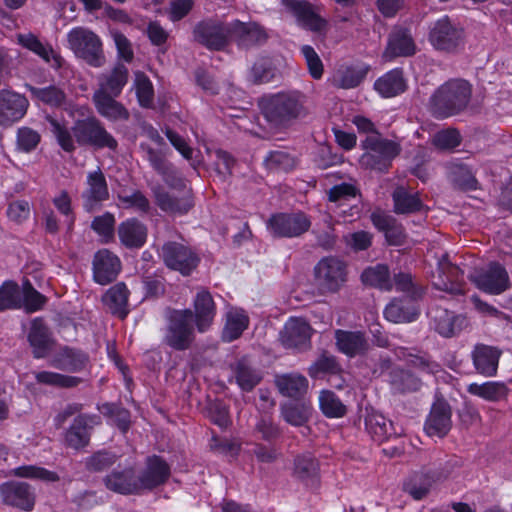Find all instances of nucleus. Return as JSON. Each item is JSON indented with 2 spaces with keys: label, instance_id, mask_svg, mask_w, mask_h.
Returning a JSON list of instances; mask_svg holds the SVG:
<instances>
[{
  "label": "nucleus",
  "instance_id": "7ed1b4c3",
  "mask_svg": "<svg viewBox=\"0 0 512 512\" xmlns=\"http://www.w3.org/2000/svg\"><path fill=\"white\" fill-rule=\"evenodd\" d=\"M193 311L170 309L166 316L164 343L176 351L187 350L195 339Z\"/></svg>",
  "mask_w": 512,
  "mask_h": 512
},
{
  "label": "nucleus",
  "instance_id": "f257e3e1",
  "mask_svg": "<svg viewBox=\"0 0 512 512\" xmlns=\"http://www.w3.org/2000/svg\"><path fill=\"white\" fill-rule=\"evenodd\" d=\"M305 96L298 90H286L263 95L258 106L263 118L274 129L293 125L304 110Z\"/></svg>",
  "mask_w": 512,
  "mask_h": 512
},
{
  "label": "nucleus",
  "instance_id": "c03bdc74",
  "mask_svg": "<svg viewBox=\"0 0 512 512\" xmlns=\"http://www.w3.org/2000/svg\"><path fill=\"white\" fill-rule=\"evenodd\" d=\"M280 76L279 69L270 57L258 58L250 70L252 82L257 85L273 82L279 79Z\"/></svg>",
  "mask_w": 512,
  "mask_h": 512
},
{
  "label": "nucleus",
  "instance_id": "8fccbe9b",
  "mask_svg": "<svg viewBox=\"0 0 512 512\" xmlns=\"http://www.w3.org/2000/svg\"><path fill=\"white\" fill-rule=\"evenodd\" d=\"M248 326L249 317L244 312L230 313L222 330V341L230 343L237 340Z\"/></svg>",
  "mask_w": 512,
  "mask_h": 512
},
{
  "label": "nucleus",
  "instance_id": "c9c22d12",
  "mask_svg": "<svg viewBox=\"0 0 512 512\" xmlns=\"http://www.w3.org/2000/svg\"><path fill=\"white\" fill-rule=\"evenodd\" d=\"M374 89L383 98H392L404 93L407 82L402 68H394L374 82Z\"/></svg>",
  "mask_w": 512,
  "mask_h": 512
},
{
  "label": "nucleus",
  "instance_id": "473e14b6",
  "mask_svg": "<svg viewBox=\"0 0 512 512\" xmlns=\"http://www.w3.org/2000/svg\"><path fill=\"white\" fill-rule=\"evenodd\" d=\"M117 233L121 244L129 249H139L147 241V227L134 217L122 221Z\"/></svg>",
  "mask_w": 512,
  "mask_h": 512
},
{
  "label": "nucleus",
  "instance_id": "b1692460",
  "mask_svg": "<svg viewBox=\"0 0 512 512\" xmlns=\"http://www.w3.org/2000/svg\"><path fill=\"white\" fill-rule=\"evenodd\" d=\"M502 351L495 346L477 343L471 351V359L476 372L484 377L497 374Z\"/></svg>",
  "mask_w": 512,
  "mask_h": 512
},
{
  "label": "nucleus",
  "instance_id": "a18cd8bd",
  "mask_svg": "<svg viewBox=\"0 0 512 512\" xmlns=\"http://www.w3.org/2000/svg\"><path fill=\"white\" fill-rule=\"evenodd\" d=\"M366 430L376 440H384L403 433L401 426L395 425L391 418H364Z\"/></svg>",
  "mask_w": 512,
  "mask_h": 512
},
{
  "label": "nucleus",
  "instance_id": "c756f323",
  "mask_svg": "<svg viewBox=\"0 0 512 512\" xmlns=\"http://www.w3.org/2000/svg\"><path fill=\"white\" fill-rule=\"evenodd\" d=\"M194 322L199 333H204L211 327L216 316V304L208 290L197 292L194 302Z\"/></svg>",
  "mask_w": 512,
  "mask_h": 512
},
{
  "label": "nucleus",
  "instance_id": "13d9d810",
  "mask_svg": "<svg viewBox=\"0 0 512 512\" xmlns=\"http://www.w3.org/2000/svg\"><path fill=\"white\" fill-rule=\"evenodd\" d=\"M401 357L406 360L409 366L427 374H437L441 370V366L432 360L427 353L414 354L409 352L407 348H402Z\"/></svg>",
  "mask_w": 512,
  "mask_h": 512
},
{
  "label": "nucleus",
  "instance_id": "de8ad7c7",
  "mask_svg": "<svg viewBox=\"0 0 512 512\" xmlns=\"http://www.w3.org/2000/svg\"><path fill=\"white\" fill-rule=\"evenodd\" d=\"M34 378L38 384L65 389L77 387L83 382V379L80 377L52 371L36 372L34 373Z\"/></svg>",
  "mask_w": 512,
  "mask_h": 512
},
{
  "label": "nucleus",
  "instance_id": "1a4fd4ad",
  "mask_svg": "<svg viewBox=\"0 0 512 512\" xmlns=\"http://www.w3.org/2000/svg\"><path fill=\"white\" fill-rule=\"evenodd\" d=\"M160 257L168 269L184 277L190 276L200 263V257L193 248L177 241L165 242Z\"/></svg>",
  "mask_w": 512,
  "mask_h": 512
},
{
  "label": "nucleus",
  "instance_id": "bb28decb",
  "mask_svg": "<svg viewBox=\"0 0 512 512\" xmlns=\"http://www.w3.org/2000/svg\"><path fill=\"white\" fill-rule=\"evenodd\" d=\"M27 340L35 359L47 357L55 344L51 330L41 318L32 321Z\"/></svg>",
  "mask_w": 512,
  "mask_h": 512
},
{
  "label": "nucleus",
  "instance_id": "dca6fc26",
  "mask_svg": "<svg viewBox=\"0 0 512 512\" xmlns=\"http://www.w3.org/2000/svg\"><path fill=\"white\" fill-rule=\"evenodd\" d=\"M432 327L440 336L452 338L459 335L468 325V318L446 308L437 306L430 311Z\"/></svg>",
  "mask_w": 512,
  "mask_h": 512
},
{
  "label": "nucleus",
  "instance_id": "e433bc0d",
  "mask_svg": "<svg viewBox=\"0 0 512 512\" xmlns=\"http://www.w3.org/2000/svg\"><path fill=\"white\" fill-rule=\"evenodd\" d=\"M292 475L305 485L314 486L319 478V463L310 453L297 455L293 461Z\"/></svg>",
  "mask_w": 512,
  "mask_h": 512
},
{
  "label": "nucleus",
  "instance_id": "72a5a7b5",
  "mask_svg": "<svg viewBox=\"0 0 512 512\" xmlns=\"http://www.w3.org/2000/svg\"><path fill=\"white\" fill-rule=\"evenodd\" d=\"M416 300L411 298H395L384 309V317L392 323H410L420 315Z\"/></svg>",
  "mask_w": 512,
  "mask_h": 512
},
{
  "label": "nucleus",
  "instance_id": "f03ea898",
  "mask_svg": "<svg viewBox=\"0 0 512 512\" xmlns=\"http://www.w3.org/2000/svg\"><path fill=\"white\" fill-rule=\"evenodd\" d=\"M472 96L471 84L463 79L445 82L432 94L430 110L437 119H445L462 112Z\"/></svg>",
  "mask_w": 512,
  "mask_h": 512
},
{
  "label": "nucleus",
  "instance_id": "412c9836",
  "mask_svg": "<svg viewBox=\"0 0 512 512\" xmlns=\"http://www.w3.org/2000/svg\"><path fill=\"white\" fill-rule=\"evenodd\" d=\"M90 357L80 348L65 345L51 358L49 365L68 373H80L87 370Z\"/></svg>",
  "mask_w": 512,
  "mask_h": 512
},
{
  "label": "nucleus",
  "instance_id": "4d7b16f0",
  "mask_svg": "<svg viewBox=\"0 0 512 512\" xmlns=\"http://www.w3.org/2000/svg\"><path fill=\"white\" fill-rule=\"evenodd\" d=\"M118 458L114 452L102 449L85 458L84 467L89 472H103L113 466Z\"/></svg>",
  "mask_w": 512,
  "mask_h": 512
},
{
  "label": "nucleus",
  "instance_id": "9d476101",
  "mask_svg": "<svg viewBox=\"0 0 512 512\" xmlns=\"http://www.w3.org/2000/svg\"><path fill=\"white\" fill-rule=\"evenodd\" d=\"M192 34L194 41L206 49L222 51L230 44V22L204 19L196 23Z\"/></svg>",
  "mask_w": 512,
  "mask_h": 512
},
{
  "label": "nucleus",
  "instance_id": "a211bd4d",
  "mask_svg": "<svg viewBox=\"0 0 512 512\" xmlns=\"http://www.w3.org/2000/svg\"><path fill=\"white\" fill-rule=\"evenodd\" d=\"M463 37V31L455 27L448 16L437 20L429 33V41L437 50L451 52L457 49Z\"/></svg>",
  "mask_w": 512,
  "mask_h": 512
},
{
  "label": "nucleus",
  "instance_id": "680f3d73",
  "mask_svg": "<svg viewBox=\"0 0 512 512\" xmlns=\"http://www.w3.org/2000/svg\"><path fill=\"white\" fill-rule=\"evenodd\" d=\"M22 308L28 313H34L43 308L47 298L37 291L29 280H25L22 285Z\"/></svg>",
  "mask_w": 512,
  "mask_h": 512
},
{
  "label": "nucleus",
  "instance_id": "58836bf2",
  "mask_svg": "<svg viewBox=\"0 0 512 512\" xmlns=\"http://www.w3.org/2000/svg\"><path fill=\"white\" fill-rule=\"evenodd\" d=\"M394 212L398 215H408L420 212L423 207V201L419 194L411 193L404 186H397L392 193Z\"/></svg>",
  "mask_w": 512,
  "mask_h": 512
},
{
  "label": "nucleus",
  "instance_id": "6ab92c4d",
  "mask_svg": "<svg viewBox=\"0 0 512 512\" xmlns=\"http://www.w3.org/2000/svg\"><path fill=\"white\" fill-rule=\"evenodd\" d=\"M28 99L17 92L0 90V126L8 127L20 121L27 113Z\"/></svg>",
  "mask_w": 512,
  "mask_h": 512
},
{
  "label": "nucleus",
  "instance_id": "ddd939ff",
  "mask_svg": "<svg viewBox=\"0 0 512 512\" xmlns=\"http://www.w3.org/2000/svg\"><path fill=\"white\" fill-rule=\"evenodd\" d=\"M283 6L292 14L299 27L319 33L326 29L328 22L307 0H282Z\"/></svg>",
  "mask_w": 512,
  "mask_h": 512
},
{
  "label": "nucleus",
  "instance_id": "4be33fe9",
  "mask_svg": "<svg viewBox=\"0 0 512 512\" xmlns=\"http://www.w3.org/2000/svg\"><path fill=\"white\" fill-rule=\"evenodd\" d=\"M121 271L119 257L108 249L98 250L93 257V280L100 285H107L116 280Z\"/></svg>",
  "mask_w": 512,
  "mask_h": 512
},
{
  "label": "nucleus",
  "instance_id": "393cba45",
  "mask_svg": "<svg viewBox=\"0 0 512 512\" xmlns=\"http://www.w3.org/2000/svg\"><path fill=\"white\" fill-rule=\"evenodd\" d=\"M335 345L341 354L355 358L365 355L369 350V343L362 331L337 329L334 332Z\"/></svg>",
  "mask_w": 512,
  "mask_h": 512
},
{
  "label": "nucleus",
  "instance_id": "4c0bfd02",
  "mask_svg": "<svg viewBox=\"0 0 512 512\" xmlns=\"http://www.w3.org/2000/svg\"><path fill=\"white\" fill-rule=\"evenodd\" d=\"M435 287L441 291L454 296H464L466 293V282L463 278V272L457 266L449 264L439 274Z\"/></svg>",
  "mask_w": 512,
  "mask_h": 512
},
{
  "label": "nucleus",
  "instance_id": "f3484780",
  "mask_svg": "<svg viewBox=\"0 0 512 512\" xmlns=\"http://www.w3.org/2000/svg\"><path fill=\"white\" fill-rule=\"evenodd\" d=\"M156 205L170 215H186L194 206V195L191 189L184 190L179 196L171 194L162 186L153 189Z\"/></svg>",
  "mask_w": 512,
  "mask_h": 512
},
{
  "label": "nucleus",
  "instance_id": "5fc2aeb1",
  "mask_svg": "<svg viewBox=\"0 0 512 512\" xmlns=\"http://www.w3.org/2000/svg\"><path fill=\"white\" fill-rule=\"evenodd\" d=\"M468 391L475 396L489 401H498L505 398L508 394V388L504 383L500 382L471 383Z\"/></svg>",
  "mask_w": 512,
  "mask_h": 512
},
{
  "label": "nucleus",
  "instance_id": "2f4dec72",
  "mask_svg": "<svg viewBox=\"0 0 512 512\" xmlns=\"http://www.w3.org/2000/svg\"><path fill=\"white\" fill-rule=\"evenodd\" d=\"M116 97L107 91L97 90L93 95L95 108L99 115L109 121H127L130 113L121 102L115 100Z\"/></svg>",
  "mask_w": 512,
  "mask_h": 512
},
{
  "label": "nucleus",
  "instance_id": "f8f14e48",
  "mask_svg": "<svg viewBox=\"0 0 512 512\" xmlns=\"http://www.w3.org/2000/svg\"><path fill=\"white\" fill-rule=\"evenodd\" d=\"M230 42L233 41L239 49L249 50L264 45L269 35L266 28L258 22H243L235 19L230 22Z\"/></svg>",
  "mask_w": 512,
  "mask_h": 512
},
{
  "label": "nucleus",
  "instance_id": "20e7f679",
  "mask_svg": "<svg viewBox=\"0 0 512 512\" xmlns=\"http://www.w3.org/2000/svg\"><path fill=\"white\" fill-rule=\"evenodd\" d=\"M361 146L365 150L359 160L361 166L380 173L388 172L392 161L401 152L399 143L375 136H367Z\"/></svg>",
  "mask_w": 512,
  "mask_h": 512
},
{
  "label": "nucleus",
  "instance_id": "7c9ffc66",
  "mask_svg": "<svg viewBox=\"0 0 512 512\" xmlns=\"http://www.w3.org/2000/svg\"><path fill=\"white\" fill-rule=\"evenodd\" d=\"M129 296L127 285L124 282H117L102 295L101 301L113 316L124 320L130 312Z\"/></svg>",
  "mask_w": 512,
  "mask_h": 512
},
{
  "label": "nucleus",
  "instance_id": "338daca9",
  "mask_svg": "<svg viewBox=\"0 0 512 512\" xmlns=\"http://www.w3.org/2000/svg\"><path fill=\"white\" fill-rule=\"evenodd\" d=\"M118 200L125 209H134L147 214L151 209L150 201L141 190H134L130 195L118 194Z\"/></svg>",
  "mask_w": 512,
  "mask_h": 512
},
{
  "label": "nucleus",
  "instance_id": "e2e57ef3",
  "mask_svg": "<svg viewBox=\"0 0 512 512\" xmlns=\"http://www.w3.org/2000/svg\"><path fill=\"white\" fill-rule=\"evenodd\" d=\"M319 406L324 416H344L346 406L339 397L330 390H323L319 396Z\"/></svg>",
  "mask_w": 512,
  "mask_h": 512
},
{
  "label": "nucleus",
  "instance_id": "603ef678",
  "mask_svg": "<svg viewBox=\"0 0 512 512\" xmlns=\"http://www.w3.org/2000/svg\"><path fill=\"white\" fill-rule=\"evenodd\" d=\"M86 418H75L65 434L66 445L79 450L89 444L90 434Z\"/></svg>",
  "mask_w": 512,
  "mask_h": 512
},
{
  "label": "nucleus",
  "instance_id": "cd10ccee",
  "mask_svg": "<svg viewBox=\"0 0 512 512\" xmlns=\"http://www.w3.org/2000/svg\"><path fill=\"white\" fill-rule=\"evenodd\" d=\"M416 53V44L408 28L396 27L388 36L384 56L389 59L410 57Z\"/></svg>",
  "mask_w": 512,
  "mask_h": 512
},
{
  "label": "nucleus",
  "instance_id": "a878e982",
  "mask_svg": "<svg viewBox=\"0 0 512 512\" xmlns=\"http://www.w3.org/2000/svg\"><path fill=\"white\" fill-rule=\"evenodd\" d=\"M17 42L56 70L61 69L65 64L64 58L59 53L55 52L51 45L44 44L31 32L17 34Z\"/></svg>",
  "mask_w": 512,
  "mask_h": 512
},
{
  "label": "nucleus",
  "instance_id": "423d86ee",
  "mask_svg": "<svg viewBox=\"0 0 512 512\" xmlns=\"http://www.w3.org/2000/svg\"><path fill=\"white\" fill-rule=\"evenodd\" d=\"M67 40L78 58L83 59L91 67L103 66V44L96 33L84 27H74L68 32Z\"/></svg>",
  "mask_w": 512,
  "mask_h": 512
},
{
  "label": "nucleus",
  "instance_id": "aec40b11",
  "mask_svg": "<svg viewBox=\"0 0 512 512\" xmlns=\"http://www.w3.org/2000/svg\"><path fill=\"white\" fill-rule=\"evenodd\" d=\"M170 476V467L160 456L147 457L145 469L137 475L139 492L153 490L163 485Z\"/></svg>",
  "mask_w": 512,
  "mask_h": 512
},
{
  "label": "nucleus",
  "instance_id": "09e8293b",
  "mask_svg": "<svg viewBox=\"0 0 512 512\" xmlns=\"http://www.w3.org/2000/svg\"><path fill=\"white\" fill-rule=\"evenodd\" d=\"M22 294L18 283L6 280L0 285V312L22 308Z\"/></svg>",
  "mask_w": 512,
  "mask_h": 512
},
{
  "label": "nucleus",
  "instance_id": "39448f33",
  "mask_svg": "<svg viewBox=\"0 0 512 512\" xmlns=\"http://www.w3.org/2000/svg\"><path fill=\"white\" fill-rule=\"evenodd\" d=\"M348 263L338 256H324L313 268L314 281L323 294H336L348 282Z\"/></svg>",
  "mask_w": 512,
  "mask_h": 512
},
{
  "label": "nucleus",
  "instance_id": "79ce46f5",
  "mask_svg": "<svg viewBox=\"0 0 512 512\" xmlns=\"http://www.w3.org/2000/svg\"><path fill=\"white\" fill-rule=\"evenodd\" d=\"M360 279L364 285L383 291H390L393 288L390 270L386 264L379 263L365 268L361 273Z\"/></svg>",
  "mask_w": 512,
  "mask_h": 512
},
{
  "label": "nucleus",
  "instance_id": "f704fd0d",
  "mask_svg": "<svg viewBox=\"0 0 512 512\" xmlns=\"http://www.w3.org/2000/svg\"><path fill=\"white\" fill-rule=\"evenodd\" d=\"M236 384L244 392H251L262 380L260 370L255 368L247 356L239 358L231 365Z\"/></svg>",
  "mask_w": 512,
  "mask_h": 512
},
{
  "label": "nucleus",
  "instance_id": "864d4df0",
  "mask_svg": "<svg viewBox=\"0 0 512 512\" xmlns=\"http://www.w3.org/2000/svg\"><path fill=\"white\" fill-rule=\"evenodd\" d=\"M369 69V65L366 64L346 66L338 73V87L343 89L358 87L365 80Z\"/></svg>",
  "mask_w": 512,
  "mask_h": 512
},
{
  "label": "nucleus",
  "instance_id": "9b49d317",
  "mask_svg": "<svg viewBox=\"0 0 512 512\" xmlns=\"http://www.w3.org/2000/svg\"><path fill=\"white\" fill-rule=\"evenodd\" d=\"M475 286L489 295H500L511 288V280L505 266L491 261L485 269L478 271L472 279Z\"/></svg>",
  "mask_w": 512,
  "mask_h": 512
},
{
  "label": "nucleus",
  "instance_id": "0eeeda50",
  "mask_svg": "<svg viewBox=\"0 0 512 512\" xmlns=\"http://www.w3.org/2000/svg\"><path fill=\"white\" fill-rule=\"evenodd\" d=\"M72 133L80 146H91L96 149L108 148L113 151L118 147L117 140L94 115L77 119L72 126Z\"/></svg>",
  "mask_w": 512,
  "mask_h": 512
},
{
  "label": "nucleus",
  "instance_id": "bf43d9fd",
  "mask_svg": "<svg viewBox=\"0 0 512 512\" xmlns=\"http://www.w3.org/2000/svg\"><path fill=\"white\" fill-rule=\"evenodd\" d=\"M392 283L397 291L405 293L412 300H419L425 294V288L416 283L410 273L394 274Z\"/></svg>",
  "mask_w": 512,
  "mask_h": 512
},
{
  "label": "nucleus",
  "instance_id": "4468645a",
  "mask_svg": "<svg viewBox=\"0 0 512 512\" xmlns=\"http://www.w3.org/2000/svg\"><path fill=\"white\" fill-rule=\"evenodd\" d=\"M109 197L108 183L102 170L98 167L89 172L86 178V188L81 194L84 211L91 213L99 209Z\"/></svg>",
  "mask_w": 512,
  "mask_h": 512
},
{
  "label": "nucleus",
  "instance_id": "6e6552de",
  "mask_svg": "<svg viewBox=\"0 0 512 512\" xmlns=\"http://www.w3.org/2000/svg\"><path fill=\"white\" fill-rule=\"evenodd\" d=\"M310 216L303 211L276 212L270 215L266 228L274 239L297 238L309 231Z\"/></svg>",
  "mask_w": 512,
  "mask_h": 512
},
{
  "label": "nucleus",
  "instance_id": "a19ab883",
  "mask_svg": "<svg viewBox=\"0 0 512 512\" xmlns=\"http://www.w3.org/2000/svg\"><path fill=\"white\" fill-rule=\"evenodd\" d=\"M128 78V68L122 63H117L109 74L100 77L98 90L107 91L112 96H119L127 84Z\"/></svg>",
  "mask_w": 512,
  "mask_h": 512
},
{
  "label": "nucleus",
  "instance_id": "774afa93",
  "mask_svg": "<svg viewBox=\"0 0 512 512\" xmlns=\"http://www.w3.org/2000/svg\"><path fill=\"white\" fill-rule=\"evenodd\" d=\"M48 122L51 125V130L56 137L58 145L65 152L71 153L76 147L72 138L71 132L65 125L61 124L57 119L48 117Z\"/></svg>",
  "mask_w": 512,
  "mask_h": 512
},
{
  "label": "nucleus",
  "instance_id": "5701e85b",
  "mask_svg": "<svg viewBox=\"0 0 512 512\" xmlns=\"http://www.w3.org/2000/svg\"><path fill=\"white\" fill-rule=\"evenodd\" d=\"M3 502L23 511H30L35 505V492L26 482L10 481L0 486Z\"/></svg>",
  "mask_w": 512,
  "mask_h": 512
},
{
  "label": "nucleus",
  "instance_id": "3c124183",
  "mask_svg": "<svg viewBox=\"0 0 512 512\" xmlns=\"http://www.w3.org/2000/svg\"><path fill=\"white\" fill-rule=\"evenodd\" d=\"M435 483L424 468L415 472L404 484V490L415 500H421L426 497Z\"/></svg>",
  "mask_w": 512,
  "mask_h": 512
},
{
  "label": "nucleus",
  "instance_id": "c85d7f7f",
  "mask_svg": "<svg viewBox=\"0 0 512 512\" xmlns=\"http://www.w3.org/2000/svg\"><path fill=\"white\" fill-rule=\"evenodd\" d=\"M105 487L121 495H140L138 478L134 468L114 469L103 478Z\"/></svg>",
  "mask_w": 512,
  "mask_h": 512
},
{
  "label": "nucleus",
  "instance_id": "6e6d98bb",
  "mask_svg": "<svg viewBox=\"0 0 512 512\" xmlns=\"http://www.w3.org/2000/svg\"><path fill=\"white\" fill-rule=\"evenodd\" d=\"M116 219L113 213L106 211L95 216L91 221V229L101 238L103 243H110L115 237Z\"/></svg>",
  "mask_w": 512,
  "mask_h": 512
},
{
  "label": "nucleus",
  "instance_id": "2eb2a0df",
  "mask_svg": "<svg viewBox=\"0 0 512 512\" xmlns=\"http://www.w3.org/2000/svg\"><path fill=\"white\" fill-rule=\"evenodd\" d=\"M312 328L303 318L290 317L280 332V341L286 349L303 351L311 346Z\"/></svg>",
  "mask_w": 512,
  "mask_h": 512
},
{
  "label": "nucleus",
  "instance_id": "ea45409f",
  "mask_svg": "<svg viewBox=\"0 0 512 512\" xmlns=\"http://www.w3.org/2000/svg\"><path fill=\"white\" fill-rule=\"evenodd\" d=\"M389 383L397 393H413L421 389L422 380L414 373L400 367L392 368L389 373Z\"/></svg>",
  "mask_w": 512,
  "mask_h": 512
},
{
  "label": "nucleus",
  "instance_id": "0e129e2a",
  "mask_svg": "<svg viewBox=\"0 0 512 512\" xmlns=\"http://www.w3.org/2000/svg\"><path fill=\"white\" fill-rule=\"evenodd\" d=\"M135 92L139 105L142 108H151L154 100V88L151 80L141 73L135 79Z\"/></svg>",
  "mask_w": 512,
  "mask_h": 512
},
{
  "label": "nucleus",
  "instance_id": "49530a36",
  "mask_svg": "<svg viewBox=\"0 0 512 512\" xmlns=\"http://www.w3.org/2000/svg\"><path fill=\"white\" fill-rule=\"evenodd\" d=\"M29 92L33 99L42 102L51 108H60L65 104L66 94L56 85L46 87L30 86Z\"/></svg>",
  "mask_w": 512,
  "mask_h": 512
},
{
  "label": "nucleus",
  "instance_id": "37998d69",
  "mask_svg": "<svg viewBox=\"0 0 512 512\" xmlns=\"http://www.w3.org/2000/svg\"><path fill=\"white\" fill-rule=\"evenodd\" d=\"M343 368L336 356L323 352L307 369L312 379H321L326 376H338Z\"/></svg>",
  "mask_w": 512,
  "mask_h": 512
},
{
  "label": "nucleus",
  "instance_id": "052dcab7",
  "mask_svg": "<svg viewBox=\"0 0 512 512\" xmlns=\"http://www.w3.org/2000/svg\"><path fill=\"white\" fill-rule=\"evenodd\" d=\"M280 392L288 397H300L308 387L307 379L302 375H283L277 381Z\"/></svg>",
  "mask_w": 512,
  "mask_h": 512
},
{
  "label": "nucleus",
  "instance_id": "69168bd1",
  "mask_svg": "<svg viewBox=\"0 0 512 512\" xmlns=\"http://www.w3.org/2000/svg\"><path fill=\"white\" fill-rule=\"evenodd\" d=\"M264 163L269 170L291 171L295 166V160L288 152L275 150L270 151L264 158Z\"/></svg>",
  "mask_w": 512,
  "mask_h": 512
}]
</instances>
